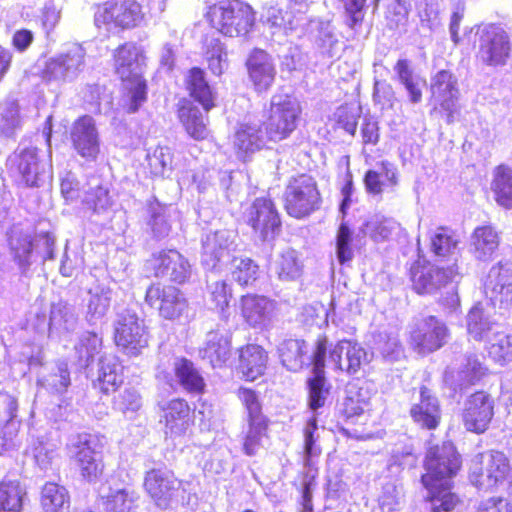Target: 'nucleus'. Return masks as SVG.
Here are the masks:
<instances>
[{
	"mask_svg": "<svg viewBox=\"0 0 512 512\" xmlns=\"http://www.w3.org/2000/svg\"><path fill=\"white\" fill-rule=\"evenodd\" d=\"M461 467L460 455L454 445L445 441L428 449L425 459L426 473L422 483L428 490L432 512H450L459 502L457 495L451 492V479Z\"/></svg>",
	"mask_w": 512,
	"mask_h": 512,
	"instance_id": "obj_1",
	"label": "nucleus"
},
{
	"mask_svg": "<svg viewBox=\"0 0 512 512\" xmlns=\"http://www.w3.org/2000/svg\"><path fill=\"white\" fill-rule=\"evenodd\" d=\"M114 59L116 73L128 91V111L136 112L146 101V83L142 79V51L135 44L126 43L116 50Z\"/></svg>",
	"mask_w": 512,
	"mask_h": 512,
	"instance_id": "obj_2",
	"label": "nucleus"
},
{
	"mask_svg": "<svg viewBox=\"0 0 512 512\" xmlns=\"http://www.w3.org/2000/svg\"><path fill=\"white\" fill-rule=\"evenodd\" d=\"M210 24L229 37L246 35L255 22L252 7L242 1H223L209 7L206 14Z\"/></svg>",
	"mask_w": 512,
	"mask_h": 512,
	"instance_id": "obj_3",
	"label": "nucleus"
},
{
	"mask_svg": "<svg viewBox=\"0 0 512 512\" xmlns=\"http://www.w3.org/2000/svg\"><path fill=\"white\" fill-rule=\"evenodd\" d=\"M508 457L500 451H487L478 454L470 467V482L479 489L490 490L504 484L511 475Z\"/></svg>",
	"mask_w": 512,
	"mask_h": 512,
	"instance_id": "obj_4",
	"label": "nucleus"
},
{
	"mask_svg": "<svg viewBox=\"0 0 512 512\" xmlns=\"http://www.w3.org/2000/svg\"><path fill=\"white\" fill-rule=\"evenodd\" d=\"M300 115L301 107L295 98L283 94L273 95L266 122L269 141L277 142L288 138L296 129Z\"/></svg>",
	"mask_w": 512,
	"mask_h": 512,
	"instance_id": "obj_5",
	"label": "nucleus"
},
{
	"mask_svg": "<svg viewBox=\"0 0 512 512\" xmlns=\"http://www.w3.org/2000/svg\"><path fill=\"white\" fill-rule=\"evenodd\" d=\"M144 489L154 504L162 510L178 504L184 499L185 494L183 482L166 468L147 471L144 477Z\"/></svg>",
	"mask_w": 512,
	"mask_h": 512,
	"instance_id": "obj_6",
	"label": "nucleus"
},
{
	"mask_svg": "<svg viewBox=\"0 0 512 512\" xmlns=\"http://www.w3.org/2000/svg\"><path fill=\"white\" fill-rule=\"evenodd\" d=\"M114 340L128 356H138L148 346V331L136 313L129 310L117 315L114 323Z\"/></svg>",
	"mask_w": 512,
	"mask_h": 512,
	"instance_id": "obj_7",
	"label": "nucleus"
},
{
	"mask_svg": "<svg viewBox=\"0 0 512 512\" xmlns=\"http://www.w3.org/2000/svg\"><path fill=\"white\" fill-rule=\"evenodd\" d=\"M285 209L295 218H302L314 211L319 204L320 194L315 180L301 174L290 180L284 193Z\"/></svg>",
	"mask_w": 512,
	"mask_h": 512,
	"instance_id": "obj_8",
	"label": "nucleus"
},
{
	"mask_svg": "<svg viewBox=\"0 0 512 512\" xmlns=\"http://www.w3.org/2000/svg\"><path fill=\"white\" fill-rule=\"evenodd\" d=\"M478 33V58L488 66L504 65L511 51L508 33L495 24L483 26Z\"/></svg>",
	"mask_w": 512,
	"mask_h": 512,
	"instance_id": "obj_9",
	"label": "nucleus"
},
{
	"mask_svg": "<svg viewBox=\"0 0 512 512\" xmlns=\"http://www.w3.org/2000/svg\"><path fill=\"white\" fill-rule=\"evenodd\" d=\"M80 475L88 482H95L103 473L104 465L100 445L95 436L80 435L71 446Z\"/></svg>",
	"mask_w": 512,
	"mask_h": 512,
	"instance_id": "obj_10",
	"label": "nucleus"
},
{
	"mask_svg": "<svg viewBox=\"0 0 512 512\" xmlns=\"http://www.w3.org/2000/svg\"><path fill=\"white\" fill-rule=\"evenodd\" d=\"M448 335L444 322L435 316H428L415 324L410 333V343L417 353L426 355L440 349Z\"/></svg>",
	"mask_w": 512,
	"mask_h": 512,
	"instance_id": "obj_11",
	"label": "nucleus"
},
{
	"mask_svg": "<svg viewBox=\"0 0 512 512\" xmlns=\"http://www.w3.org/2000/svg\"><path fill=\"white\" fill-rule=\"evenodd\" d=\"M84 57L85 50L82 46L74 44L67 52L46 61L41 77L46 81L73 79L83 69Z\"/></svg>",
	"mask_w": 512,
	"mask_h": 512,
	"instance_id": "obj_12",
	"label": "nucleus"
},
{
	"mask_svg": "<svg viewBox=\"0 0 512 512\" xmlns=\"http://www.w3.org/2000/svg\"><path fill=\"white\" fill-rule=\"evenodd\" d=\"M237 235L232 230L209 232L202 239V264L210 270L230 256L236 248Z\"/></svg>",
	"mask_w": 512,
	"mask_h": 512,
	"instance_id": "obj_13",
	"label": "nucleus"
},
{
	"mask_svg": "<svg viewBox=\"0 0 512 512\" xmlns=\"http://www.w3.org/2000/svg\"><path fill=\"white\" fill-rule=\"evenodd\" d=\"M484 290L494 305L509 306L512 303V263L500 261L493 265L486 276Z\"/></svg>",
	"mask_w": 512,
	"mask_h": 512,
	"instance_id": "obj_14",
	"label": "nucleus"
},
{
	"mask_svg": "<svg viewBox=\"0 0 512 512\" xmlns=\"http://www.w3.org/2000/svg\"><path fill=\"white\" fill-rule=\"evenodd\" d=\"M247 222L262 240L273 239L280 231L279 214L270 199L257 198L249 209Z\"/></svg>",
	"mask_w": 512,
	"mask_h": 512,
	"instance_id": "obj_15",
	"label": "nucleus"
},
{
	"mask_svg": "<svg viewBox=\"0 0 512 512\" xmlns=\"http://www.w3.org/2000/svg\"><path fill=\"white\" fill-rule=\"evenodd\" d=\"M369 361L366 350L355 341L340 340L329 350V362L348 375L358 373Z\"/></svg>",
	"mask_w": 512,
	"mask_h": 512,
	"instance_id": "obj_16",
	"label": "nucleus"
},
{
	"mask_svg": "<svg viewBox=\"0 0 512 512\" xmlns=\"http://www.w3.org/2000/svg\"><path fill=\"white\" fill-rule=\"evenodd\" d=\"M486 373L478 356L472 353L463 355L445 371L444 381L453 390L464 389L479 381Z\"/></svg>",
	"mask_w": 512,
	"mask_h": 512,
	"instance_id": "obj_17",
	"label": "nucleus"
},
{
	"mask_svg": "<svg viewBox=\"0 0 512 512\" xmlns=\"http://www.w3.org/2000/svg\"><path fill=\"white\" fill-rule=\"evenodd\" d=\"M458 275L455 265L440 268L434 265L417 266L411 269V280L414 290L418 294H432L453 281Z\"/></svg>",
	"mask_w": 512,
	"mask_h": 512,
	"instance_id": "obj_18",
	"label": "nucleus"
},
{
	"mask_svg": "<svg viewBox=\"0 0 512 512\" xmlns=\"http://www.w3.org/2000/svg\"><path fill=\"white\" fill-rule=\"evenodd\" d=\"M262 22L274 36H288L297 33L299 36L305 32L307 18L303 13L283 11L280 8L270 6L264 10L261 16Z\"/></svg>",
	"mask_w": 512,
	"mask_h": 512,
	"instance_id": "obj_19",
	"label": "nucleus"
},
{
	"mask_svg": "<svg viewBox=\"0 0 512 512\" xmlns=\"http://www.w3.org/2000/svg\"><path fill=\"white\" fill-rule=\"evenodd\" d=\"M71 140L77 153L89 161L96 160L100 152L99 134L91 116L76 120L71 130Z\"/></svg>",
	"mask_w": 512,
	"mask_h": 512,
	"instance_id": "obj_20",
	"label": "nucleus"
},
{
	"mask_svg": "<svg viewBox=\"0 0 512 512\" xmlns=\"http://www.w3.org/2000/svg\"><path fill=\"white\" fill-rule=\"evenodd\" d=\"M493 414L492 398L485 392H476L465 403L464 426L468 431L483 433L488 428Z\"/></svg>",
	"mask_w": 512,
	"mask_h": 512,
	"instance_id": "obj_21",
	"label": "nucleus"
},
{
	"mask_svg": "<svg viewBox=\"0 0 512 512\" xmlns=\"http://www.w3.org/2000/svg\"><path fill=\"white\" fill-rule=\"evenodd\" d=\"M430 89L433 101L448 113L451 121L459 98L457 79L451 72L441 70L431 78Z\"/></svg>",
	"mask_w": 512,
	"mask_h": 512,
	"instance_id": "obj_22",
	"label": "nucleus"
},
{
	"mask_svg": "<svg viewBox=\"0 0 512 512\" xmlns=\"http://www.w3.org/2000/svg\"><path fill=\"white\" fill-rule=\"evenodd\" d=\"M327 353V339L320 338L317 341V347L313 354V362L315 366V376L309 380V407L311 410L316 411L318 408L323 407L329 388L326 387V380L323 376V368L325 366V359Z\"/></svg>",
	"mask_w": 512,
	"mask_h": 512,
	"instance_id": "obj_23",
	"label": "nucleus"
},
{
	"mask_svg": "<svg viewBox=\"0 0 512 512\" xmlns=\"http://www.w3.org/2000/svg\"><path fill=\"white\" fill-rule=\"evenodd\" d=\"M154 269L156 276L179 284L188 280L192 273L188 260L176 250L160 252L154 259Z\"/></svg>",
	"mask_w": 512,
	"mask_h": 512,
	"instance_id": "obj_24",
	"label": "nucleus"
},
{
	"mask_svg": "<svg viewBox=\"0 0 512 512\" xmlns=\"http://www.w3.org/2000/svg\"><path fill=\"white\" fill-rule=\"evenodd\" d=\"M268 140L261 121L249 120L239 124L234 136V147L237 155L245 159L249 154L262 149Z\"/></svg>",
	"mask_w": 512,
	"mask_h": 512,
	"instance_id": "obj_25",
	"label": "nucleus"
},
{
	"mask_svg": "<svg viewBox=\"0 0 512 512\" xmlns=\"http://www.w3.org/2000/svg\"><path fill=\"white\" fill-rule=\"evenodd\" d=\"M250 80L258 92L268 90L274 82L276 69L271 56L261 49H255L247 60Z\"/></svg>",
	"mask_w": 512,
	"mask_h": 512,
	"instance_id": "obj_26",
	"label": "nucleus"
},
{
	"mask_svg": "<svg viewBox=\"0 0 512 512\" xmlns=\"http://www.w3.org/2000/svg\"><path fill=\"white\" fill-rule=\"evenodd\" d=\"M277 303L266 296L247 294L240 299L241 314L252 327L265 325L274 315Z\"/></svg>",
	"mask_w": 512,
	"mask_h": 512,
	"instance_id": "obj_27",
	"label": "nucleus"
},
{
	"mask_svg": "<svg viewBox=\"0 0 512 512\" xmlns=\"http://www.w3.org/2000/svg\"><path fill=\"white\" fill-rule=\"evenodd\" d=\"M410 414L414 422L424 428L435 429L438 426L441 419L439 402L427 387L420 388V400L413 404Z\"/></svg>",
	"mask_w": 512,
	"mask_h": 512,
	"instance_id": "obj_28",
	"label": "nucleus"
},
{
	"mask_svg": "<svg viewBox=\"0 0 512 512\" xmlns=\"http://www.w3.org/2000/svg\"><path fill=\"white\" fill-rule=\"evenodd\" d=\"M112 296V289L103 283H96L88 289L85 316L90 324H96L106 316L111 306Z\"/></svg>",
	"mask_w": 512,
	"mask_h": 512,
	"instance_id": "obj_29",
	"label": "nucleus"
},
{
	"mask_svg": "<svg viewBox=\"0 0 512 512\" xmlns=\"http://www.w3.org/2000/svg\"><path fill=\"white\" fill-rule=\"evenodd\" d=\"M162 418L165 423V433L171 435L183 434L189 426L190 407L180 398L172 399L160 405Z\"/></svg>",
	"mask_w": 512,
	"mask_h": 512,
	"instance_id": "obj_30",
	"label": "nucleus"
},
{
	"mask_svg": "<svg viewBox=\"0 0 512 512\" xmlns=\"http://www.w3.org/2000/svg\"><path fill=\"white\" fill-rule=\"evenodd\" d=\"M231 343L228 333L212 330L207 333L200 355L209 361L213 367H220L230 357Z\"/></svg>",
	"mask_w": 512,
	"mask_h": 512,
	"instance_id": "obj_31",
	"label": "nucleus"
},
{
	"mask_svg": "<svg viewBox=\"0 0 512 512\" xmlns=\"http://www.w3.org/2000/svg\"><path fill=\"white\" fill-rule=\"evenodd\" d=\"M500 236L490 225L475 228L471 235L470 251L479 261H488L498 250Z\"/></svg>",
	"mask_w": 512,
	"mask_h": 512,
	"instance_id": "obj_32",
	"label": "nucleus"
},
{
	"mask_svg": "<svg viewBox=\"0 0 512 512\" xmlns=\"http://www.w3.org/2000/svg\"><path fill=\"white\" fill-rule=\"evenodd\" d=\"M123 383V366L117 356L103 354L99 358L96 385L104 393L115 391Z\"/></svg>",
	"mask_w": 512,
	"mask_h": 512,
	"instance_id": "obj_33",
	"label": "nucleus"
},
{
	"mask_svg": "<svg viewBox=\"0 0 512 512\" xmlns=\"http://www.w3.org/2000/svg\"><path fill=\"white\" fill-rule=\"evenodd\" d=\"M303 269L304 264L299 253L289 247L281 250L273 262V270L281 281H297L301 278Z\"/></svg>",
	"mask_w": 512,
	"mask_h": 512,
	"instance_id": "obj_34",
	"label": "nucleus"
},
{
	"mask_svg": "<svg viewBox=\"0 0 512 512\" xmlns=\"http://www.w3.org/2000/svg\"><path fill=\"white\" fill-rule=\"evenodd\" d=\"M178 117L186 132L196 140L205 139L209 130L200 111L192 102L183 100L178 109Z\"/></svg>",
	"mask_w": 512,
	"mask_h": 512,
	"instance_id": "obj_35",
	"label": "nucleus"
},
{
	"mask_svg": "<svg viewBox=\"0 0 512 512\" xmlns=\"http://www.w3.org/2000/svg\"><path fill=\"white\" fill-rule=\"evenodd\" d=\"M239 369L243 376L250 381L262 375L266 369L267 354L258 345H247L240 350Z\"/></svg>",
	"mask_w": 512,
	"mask_h": 512,
	"instance_id": "obj_36",
	"label": "nucleus"
},
{
	"mask_svg": "<svg viewBox=\"0 0 512 512\" xmlns=\"http://www.w3.org/2000/svg\"><path fill=\"white\" fill-rule=\"evenodd\" d=\"M396 78L405 88L409 101L418 104L422 100V88L426 85V81L414 73L410 62L407 59H400L394 66Z\"/></svg>",
	"mask_w": 512,
	"mask_h": 512,
	"instance_id": "obj_37",
	"label": "nucleus"
},
{
	"mask_svg": "<svg viewBox=\"0 0 512 512\" xmlns=\"http://www.w3.org/2000/svg\"><path fill=\"white\" fill-rule=\"evenodd\" d=\"M173 367L176 380L185 391L192 394H200L204 391V378L190 360L177 358Z\"/></svg>",
	"mask_w": 512,
	"mask_h": 512,
	"instance_id": "obj_38",
	"label": "nucleus"
},
{
	"mask_svg": "<svg viewBox=\"0 0 512 512\" xmlns=\"http://www.w3.org/2000/svg\"><path fill=\"white\" fill-rule=\"evenodd\" d=\"M491 188L496 203L505 208L512 209V168L501 164L493 172Z\"/></svg>",
	"mask_w": 512,
	"mask_h": 512,
	"instance_id": "obj_39",
	"label": "nucleus"
},
{
	"mask_svg": "<svg viewBox=\"0 0 512 512\" xmlns=\"http://www.w3.org/2000/svg\"><path fill=\"white\" fill-rule=\"evenodd\" d=\"M500 326L489 319L480 305L471 308L467 315V330L475 340H488Z\"/></svg>",
	"mask_w": 512,
	"mask_h": 512,
	"instance_id": "obj_40",
	"label": "nucleus"
},
{
	"mask_svg": "<svg viewBox=\"0 0 512 512\" xmlns=\"http://www.w3.org/2000/svg\"><path fill=\"white\" fill-rule=\"evenodd\" d=\"M40 503L44 512H69L70 496L64 486L48 482L42 488Z\"/></svg>",
	"mask_w": 512,
	"mask_h": 512,
	"instance_id": "obj_41",
	"label": "nucleus"
},
{
	"mask_svg": "<svg viewBox=\"0 0 512 512\" xmlns=\"http://www.w3.org/2000/svg\"><path fill=\"white\" fill-rule=\"evenodd\" d=\"M106 512H138L139 495L130 489H110L102 496Z\"/></svg>",
	"mask_w": 512,
	"mask_h": 512,
	"instance_id": "obj_42",
	"label": "nucleus"
},
{
	"mask_svg": "<svg viewBox=\"0 0 512 512\" xmlns=\"http://www.w3.org/2000/svg\"><path fill=\"white\" fill-rule=\"evenodd\" d=\"M460 238L448 227H438L430 235V248L439 258L454 257L458 253Z\"/></svg>",
	"mask_w": 512,
	"mask_h": 512,
	"instance_id": "obj_43",
	"label": "nucleus"
},
{
	"mask_svg": "<svg viewBox=\"0 0 512 512\" xmlns=\"http://www.w3.org/2000/svg\"><path fill=\"white\" fill-rule=\"evenodd\" d=\"M160 315L169 320L188 316L189 306L184 295L173 286H166V296L159 306Z\"/></svg>",
	"mask_w": 512,
	"mask_h": 512,
	"instance_id": "obj_44",
	"label": "nucleus"
},
{
	"mask_svg": "<svg viewBox=\"0 0 512 512\" xmlns=\"http://www.w3.org/2000/svg\"><path fill=\"white\" fill-rule=\"evenodd\" d=\"M187 89L190 95L198 101L206 111L214 107V94L204 78V72L199 68H192L187 77Z\"/></svg>",
	"mask_w": 512,
	"mask_h": 512,
	"instance_id": "obj_45",
	"label": "nucleus"
},
{
	"mask_svg": "<svg viewBox=\"0 0 512 512\" xmlns=\"http://www.w3.org/2000/svg\"><path fill=\"white\" fill-rule=\"evenodd\" d=\"M173 212L174 209L171 206L162 205L158 202L150 205L148 226L154 237L161 239L169 235Z\"/></svg>",
	"mask_w": 512,
	"mask_h": 512,
	"instance_id": "obj_46",
	"label": "nucleus"
},
{
	"mask_svg": "<svg viewBox=\"0 0 512 512\" xmlns=\"http://www.w3.org/2000/svg\"><path fill=\"white\" fill-rule=\"evenodd\" d=\"M50 329L71 331L77 324V315L74 307L66 302L52 303L49 319Z\"/></svg>",
	"mask_w": 512,
	"mask_h": 512,
	"instance_id": "obj_47",
	"label": "nucleus"
},
{
	"mask_svg": "<svg viewBox=\"0 0 512 512\" xmlns=\"http://www.w3.org/2000/svg\"><path fill=\"white\" fill-rule=\"evenodd\" d=\"M305 342L298 339L285 340L279 346V356L282 364L291 371L299 370L304 363Z\"/></svg>",
	"mask_w": 512,
	"mask_h": 512,
	"instance_id": "obj_48",
	"label": "nucleus"
},
{
	"mask_svg": "<svg viewBox=\"0 0 512 512\" xmlns=\"http://www.w3.org/2000/svg\"><path fill=\"white\" fill-rule=\"evenodd\" d=\"M487 342L488 354L495 362L503 365L512 360V334H505L498 329Z\"/></svg>",
	"mask_w": 512,
	"mask_h": 512,
	"instance_id": "obj_49",
	"label": "nucleus"
},
{
	"mask_svg": "<svg viewBox=\"0 0 512 512\" xmlns=\"http://www.w3.org/2000/svg\"><path fill=\"white\" fill-rule=\"evenodd\" d=\"M102 348V339L95 333L85 332L81 335L78 344L75 346V353L78 358V364L81 368L89 366L94 356Z\"/></svg>",
	"mask_w": 512,
	"mask_h": 512,
	"instance_id": "obj_50",
	"label": "nucleus"
},
{
	"mask_svg": "<svg viewBox=\"0 0 512 512\" xmlns=\"http://www.w3.org/2000/svg\"><path fill=\"white\" fill-rule=\"evenodd\" d=\"M116 27L132 28L137 26L142 18V7L135 0H125L119 4H115Z\"/></svg>",
	"mask_w": 512,
	"mask_h": 512,
	"instance_id": "obj_51",
	"label": "nucleus"
},
{
	"mask_svg": "<svg viewBox=\"0 0 512 512\" xmlns=\"http://www.w3.org/2000/svg\"><path fill=\"white\" fill-rule=\"evenodd\" d=\"M232 278L241 286L252 285L258 278L259 267L250 258H235L232 263Z\"/></svg>",
	"mask_w": 512,
	"mask_h": 512,
	"instance_id": "obj_52",
	"label": "nucleus"
},
{
	"mask_svg": "<svg viewBox=\"0 0 512 512\" xmlns=\"http://www.w3.org/2000/svg\"><path fill=\"white\" fill-rule=\"evenodd\" d=\"M398 227L399 224L391 218L375 216L365 224L364 232L373 241L382 242L389 239Z\"/></svg>",
	"mask_w": 512,
	"mask_h": 512,
	"instance_id": "obj_53",
	"label": "nucleus"
},
{
	"mask_svg": "<svg viewBox=\"0 0 512 512\" xmlns=\"http://www.w3.org/2000/svg\"><path fill=\"white\" fill-rule=\"evenodd\" d=\"M267 424L265 420L248 421V430L244 437L243 450L248 456L255 455L263 446Z\"/></svg>",
	"mask_w": 512,
	"mask_h": 512,
	"instance_id": "obj_54",
	"label": "nucleus"
},
{
	"mask_svg": "<svg viewBox=\"0 0 512 512\" xmlns=\"http://www.w3.org/2000/svg\"><path fill=\"white\" fill-rule=\"evenodd\" d=\"M318 429L317 426V418L313 415L307 422L304 428V463L306 466L312 465V460L314 457H318L321 454V448L317 444V440L319 438L316 435V431Z\"/></svg>",
	"mask_w": 512,
	"mask_h": 512,
	"instance_id": "obj_55",
	"label": "nucleus"
},
{
	"mask_svg": "<svg viewBox=\"0 0 512 512\" xmlns=\"http://www.w3.org/2000/svg\"><path fill=\"white\" fill-rule=\"evenodd\" d=\"M22 507L21 489L12 482L0 483V512H17Z\"/></svg>",
	"mask_w": 512,
	"mask_h": 512,
	"instance_id": "obj_56",
	"label": "nucleus"
},
{
	"mask_svg": "<svg viewBox=\"0 0 512 512\" xmlns=\"http://www.w3.org/2000/svg\"><path fill=\"white\" fill-rule=\"evenodd\" d=\"M56 370L48 376L39 373L38 384L51 391L61 393L70 385V374L66 363L58 364Z\"/></svg>",
	"mask_w": 512,
	"mask_h": 512,
	"instance_id": "obj_57",
	"label": "nucleus"
},
{
	"mask_svg": "<svg viewBox=\"0 0 512 512\" xmlns=\"http://www.w3.org/2000/svg\"><path fill=\"white\" fill-rule=\"evenodd\" d=\"M114 405L124 415L132 417L141 409L143 401L135 388H126L115 399Z\"/></svg>",
	"mask_w": 512,
	"mask_h": 512,
	"instance_id": "obj_58",
	"label": "nucleus"
},
{
	"mask_svg": "<svg viewBox=\"0 0 512 512\" xmlns=\"http://www.w3.org/2000/svg\"><path fill=\"white\" fill-rule=\"evenodd\" d=\"M148 166L154 176H164L172 168V154L167 147H157L147 155Z\"/></svg>",
	"mask_w": 512,
	"mask_h": 512,
	"instance_id": "obj_59",
	"label": "nucleus"
},
{
	"mask_svg": "<svg viewBox=\"0 0 512 512\" xmlns=\"http://www.w3.org/2000/svg\"><path fill=\"white\" fill-rule=\"evenodd\" d=\"M205 55L211 72L215 75H221L228 66L227 53L222 43L216 39L211 40Z\"/></svg>",
	"mask_w": 512,
	"mask_h": 512,
	"instance_id": "obj_60",
	"label": "nucleus"
},
{
	"mask_svg": "<svg viewBox=\"0 0 512 512\" xmlns=\"http://www.w3.org/2000/svg\"><path fill=\"white\" fill-rule=\"evenodd\" d=\"M403 504V491L401 487L393 483L383 486L379 497V505L382 512H394L399 510Z\"/></svg>",
	"mask_w": 512,
	"mask_h": 512,
	"instance_id": "obj_61",
	"label": "nucleus"
},
{
	"mask_svg": "<svg viewBox=\"0 0 512 512\" xmlns=\"http://www.w3.org/2000/svg\"><path fill=\"white\" fill-rule=\"evenodd\" d=\"M352 235L353 233L347 224L341 223L336 236V255L341 264L353 259Z\"/></svg>",
	"mask_w": 512,
	"mask_h": 512,
	"instance_id": "obj_62",
	"label": "nucleus"
},
{
	"mask_svg": "<svg viewBox=\"0 0 512 512\" xmlns=\"http://www.w3.org/2000/svg\"><path fill=\"white\" fill-rule=\"evenodd\" d=\"M346 397L344 401V413L348 419L363 416L370 408L368 399L365 397L367 391L360 388L354 396L352 392Z\"/></svg>",
	"mask_w": 512,
	"mask_h": 512,
	"instance_id": "obj_63",
	"label": "nucleus"
},
{
	"mask_svg": "<svg viewBox=\"0 0 512 512\" xmlns=\"http://www.w3.org/2000/svg\"><path fill=\"white\" fill-rule=\"evenodd\" d=\"M237 394L247 411L248 421L265 420L255 391L248 388H240Z\"/></svg>",
	"mask_w": 512,
	"mask_h": 512,
	"instance_id": "obj_64",
	"label": "nucleus"
}]
</instances>
